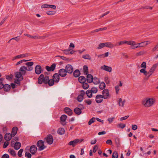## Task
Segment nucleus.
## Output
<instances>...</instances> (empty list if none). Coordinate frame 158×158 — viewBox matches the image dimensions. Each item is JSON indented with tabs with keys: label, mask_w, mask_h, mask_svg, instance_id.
I'll return each instance as SVG.
<instances>
[{
	"label": "nucleus",
	"mask_w": 158,
	"mask_h": 158,
	"mask_svg": "<svg viewBox=\"0 0 158 158\" xmlns=\"http://www.w3.org/2000/svg\"><path fill=\"white\" fill-rule=\"evenodd\" d=\"M155 101V99L153 98H147L143 100L142 104L145 107H149L153 105Z\"/></svg>",
	"instance_id": "obj_1"
},
{
	"label": "nucleus",
	"mask_w": 158,
	"mask_h": 158,
	"mask_svg": "<svg viewBox=\"0 0 158 158\" xmlns=\"http://www.w3.org/2000/svg\"><path fill=\"white\" fill-rule=\"evenodd\" d=\"M49 79V76H46L44 77L43 74H41L38 80V82L39 84H41L43 82L45 84H47V80Z\"/></svg>",
	"instance_id": "obj_2"
},
{
	"label": "nucleus",
	"mask_w": 158,
	"mask_h": 158,
	"mask_svg": "<svg viewBox=\"0 0 158 158\" xmlns=\"http://www.w3.org/2000/svg\"><path fill=\"white\" fill-rule=\"evenodd\" d=\"M37 146L39 148V151H42L46 148V147L44 145V142L42 140H39L37 143Z\"/></svg>",
	"instance_id": "obj_3"
},
{
	"label": "nucleus",
	"mask_w": 158,
	"mask_h": 158,
	"mask_svg": "<svg viewBox=\"0 0 158 158\" xmlns=\"http://www.w3.org/2000/svg\"><path fill=\"white\" fill-rule=\"evenodd\" d=\"M24 35L25 36H27L29 37L34 39H44L45 38L47 37H48V35L46 34L45 36H33L31 35H30L27 34H24Z\"/></svg>",
	"instance_id": "obj_4"
},
{
	"label": "nucleus",
	"mask_w": 158,
	"mask_h": 158,
	"mask_svg": "<svg viewBox=\"0 0 158 158\" xmlns=\"http://www.w3.org/2000/svg\"><path fill=\"white\" fill-rule=\"evenodd\" d=\"M102 96L104 99H107L110 98V95L109 93V91L108 89H104L102 92Z\"/></svg>",
	"instance_id": "obj_5"
},
{
	"label": "nucleus",
	"mask_w": 158,
	"mask_h": 158,
	"mask_svg": "<svg viewBox=\"0 0 158 158\" xmlns=\"http://www.w3.org/2000/svg\"><path fill=\"white\" fill-rule=\"evenodd\" d=\"M46 142L49 144H51L52 143L53 141V137L51 135H48L46 138L45 139Z\"/></svg>",
	"instance_id": "obj_6"
},
{
	"label": "nucleus",
	"mask_w": 158,
	"mask_h": 158,
	"mask_svg": "<svg viewBox=\"0 0 158 158\" xmlns=\"http://www.w3.org/2000/svg\"><path fill=\"white\" fill-rule=\"evenodd\" d=\"M67 118V116L65 114L62 115L60 117V123L63 126H64L66 125V120Z\"/></svg>",
	"instance_id": "obj_7"
},
{
	"label": "nucleus",
	"mask_w": 158,
	"mask_h": 158,
	"mask_svg": "<svg viewBox=\"0 0 158 158\" xmlns=\"http://www.w3.org/2000/svg\"><path fill=\"white\" fill-rule=\"evenodd\" d=\"M67 73L66 70L65 69H62L59 71L58 74L61 77H64L66 76Z\"/></svg>",
	"instance_id": "obj_8"
},
{
	"label": "nucleus",
	"mask_w": 158,
	"mask_h": 158,
	"mask_svg": "<svg viewBox=\"0 0 158 158\" xmlns=\"http://www.w3.org/2000/svg\"><path fill=\"white\" fill-rule=\"evenodd\" d=\"M103 97L102 95L98 94L95 97V101L98 103H101L103 101Z\"/></svg>",
	"instance_id": "obj_9"
},
{
	"label": "nucleus",
	"mask_w": 158,
	"mask_h": 158,
	"mask_svg": "<svg viewBox=\"0 0 158 158\" xmlns=\"http://www.w3.org/2000/svg\"><path fill=\"white\" fill-rule=\"evenodd\" d=\"M65 69L67 73L71 74L73 71V67L70 64H67L65 67Z\"/></svg>",
	"instance_id": "obj_10"
},
{
	"label": "nucleus",
	"mask_w": 158,
	"mask_h": 158,
	"mask_svg": "<svg viewBox=\"0 0 158 158\" xmlns=\"http://www.w3.org/2000/svg\"><path fill=\"white\" fill-rule=\"evenodd\" d=\"M28 71V69L25 66H21L19 69L20 72L23 75H25L26 73V71Z\"/></svg>",
	"instance_id": "obj_11"
},
{
	"label": "nucleus",
	"mask_w": 158,
	"mask_h": 158,
	"mask_svg": "<svg viewBox=\"0 0 158 158\" xmlns=\"http://www.w3.org/2000/svg\"><path fill=\"white\" fill-rule=\"evenodd\" d=\"M25 65L27 66L26 67L28 69V71H30L33 69V67H32L34 64L33 62H29L25 63Z\"/></svg>",
	"instance_id": "obj_12"
},
{
	"label": "nucleus",
	"mask_w": 158,
	"mask_h": 158,
	"mask_svg": "<svg viewBox=\"0 0 158 158\" xmlns=\"http://www.w3.org/2000/svg\"><path fill=\"white\" fill-rule=\"evenodd\" d=\"M37 148L35 145H33L30 148V151L32 154H34L37 152Z\"/></svg>",
	"instance_id": "obj_13"
},
{
	"label": "nucleus",
	"mask_w": 158,
	"mask_h": 158,
	"mask_svg": "<svg viewBox=\"0 0 158 158\" xmlns=\"http://www.w3.org/2000/svg\"><path fill=\"white\" fill-rule=\"evenodd\" d=\"M42 71L41 66L39 65H37L35 68V72L37 74H40Z\"/></svg>",
	"instance_id": "obj_14"
},
{
	"label": "nucleus",
	"mask_w": 158,
	"mask_h": 158,
	"mask_svg": "<svg viewBox=\"0 0 158 158\" xmlns=\"http://www.w3.org/2000/svg\"><path fill=\"white\" fill-rule=\"evenodd\" d=\"M101 69L109 72H111L112 71V68L111 67L108 66L106 65H103L101 66Z\"/></svg>",
	"instance_id": "obj_15"
},
{
	"label": "nucleus",
	"mask_w": 158,
	"mask_h": 158,
	"mask_svg": "<svg viewBox=\"0 0 158 158\" xmlns=\"http://www.w3.org/2000/svg\"><path fill=\"white\" fill-rule=\"evenodd\" d=\"M65 113L69 116L72 115L73 112L71 109L69 107H66L64 109Z\"/></svg>",
	"instance_id": "obj_16"
},
{
	"label": "nucleus",
	"mask_w": 158,
	"mask_h": 158,
	"mask_svg": "<svg viewBox=\"0 0 158 158\" xmlns=\"http://www.w3.org/2000/svg\"><path fill=\"white\" fill-rule=\"evenodd\" d=\"M56 66L55 64H53L50 67L48 66H46L45 69L48 71H52L55 69Z\"/></svg>",
	"instance_id": "obj_17"
},
{
	"label": "nucleus",
	"mask_w": 158,
	"mask_h": 158,
	"mask_svg": "<svg viewBox=\"0 0 158 158\" xmlns=\"http://www.w3.org/2000/svg\"><path fill=\"white\" fill-rule=\"evenodd\" d=\"M53 79L55 82L56 83L59 82L60 80V77L58 73H55L52 76Z\"/></svg>",
	"instance_id": "obj_18"
},
{
	"label": "nucleus",
	"mask_w": 158,
	"mask_h": 158,
	"mask_svg": "<svg viewBox=\"0 0 158 158\" xmlns=\"http://www.w3.org/2000/svg\"><path fill=\"white\" fill-rule=\"evenodd\" d=\"M158 64H154L153 66L150 69L149 72L150 73H149L150 75H151L152 73L154 72L155 71L156 68L158 66Z\"/></svg>",
	"instance_id": "obj_19"
},
{
	"label": "nucleus",
	"mask_w": 158,
	"mask_h": 158,
	"mask_svg": "<svg viewBox=\"0 0 158 158\" xmlns=\"http://www.w3.org/2000/svg\"><path fill=\"white\" fill-rule=\"evenodd\" d=\"M12 137V135L11 134L8 133L5 135L4 138L6 140L8 141L11 139Z\"/></svg>",
	"instance_id": "obj_20"
},
{
	"label": "nucleus",
	"mask_w": 158,
	"mask_h": 158,
	"mask_svg": "<svg viewBox=\"0 0 158 158\" xmlns=\"http://www.w3.org/2000/svg\"><path fill=\"white\" fill-rule=\"evenodd\" d=\"M93 76L91 74H88L87 75L86 80L87 82L89 83H91L93 80Z\"/></svg>",
	"instance_id": "obj_21"
},
{
	"label": "nucleus",
	"mask_w": 158,
	"mask_h": 158,
	"mask_svg": "<svg viewBox=\"0 0 158 158\" xmlns=\"http://www.w3.org/2000/svg\"><path fill=\"white\" fill-rule=\"evenodd\" d=\"M78 139H76L75 140L70 141L69 143V145H72L73 147H74L77 143H78Z\"/></svg>",
	"instance_id": "obj_22"
},
{
	"label": "nucleus",
	"mask_w": 158,
	"mask_h": 158,
	"mask_svg": "<svg viewBox=\"0 0 158 158\" xmlns=\"http://www.w3.org/2000/svg\"><path fill=\"white\" fill-rule=\"evenodd\" d=\"M140 72L141 73H143L144 74L147 76L148 78H149L150 76L151 75H150L149 73H150L149 72H147L145 70V69H141L140 70Z\"/></svg>",
	"instance_id": "obj_23"
},
{
	"label": "nucleus",
	"mask_w": 158,
	"mask_h": 158,
	"mask_svg": "<svg viewBox=\"0 0 158 158\" xmlns=\"http://www.w3.org/2000/svg\"><path fill=\"white\" fill-rule=\"evenodd\" d=\"M106 47L110 48H112L114 46H115V45H114L112 43L110 42H108L105 43Z\"/></svg>",
	"instance_id": "obj_24"
},
{
	"label": "nucleus",
	"mask_w": 158,
	"mask_h": 158,
	"mask_svg": "<svg viewBox=\"0 0 158 158\" xmlns=\"http://www.w3.org/2000/svg\"><path fill=\"white\" fill-rule=\"evenodd\" d=\"M18 129V128L16 127H15L12 128L11 131L12 137H14L16 135Z\"/></svg>",
	"instance_id": "obj_25"
},
{
	"label": "nucleus",
	"mask_w": 158,
	"mask_h": 158,
	"mask_svg": "<svg viewBox=\"0 0 158 158\" xmlns=\"http://www.w3.org/2000/svg\"><path fill=\"white\" fill-rule=\"evenodd\" d=\"M23 75L20 72H17L15 73V77L17 78H20L21 80L23 79Z\"/></svg>",
	"instance_id": "obj_26"
},
{
	"label": "nucleus",
	"mask_w": 158,
	"mask_h": 158,
	"mask_svg": "<svg viewBox=\"0 0 158 158\" xmlns=\"http://www.w3.org/2000/svg\"><path fill=\"white\" fill-rule=\"evenodd\" d=\"M21 146V143L18 142H16L14 146V148L15 149L17 150L19 149Z\"/></svg>",
	"instance_id": "obj_27"
},
{
	"label": "nucleus",
	"mask_w": 158,
	"mask_h": 158,
	"mask_svg": "<svg viewBox=\"0 0 158 158\" xmlns=\"http://www.w3.org/2000/svg\"><path fill=\"white\" fill-rule=\"evenodd\" d=\"M78 80L80 83H83L85 82L86 78L84 76H81L79 77Z\"/></svg>",
	"instance_id": "obj_28"
},
{
	"label": "nucleus",
	"mask_w": 158,
	"mask_h": 158,
	"mask_svg": "<svg viewBox=\"0 0 158 158\" xmlns=\"http://www.w3.org/2000/svg\"><path fill=\"white\" fill-rule=\"evenodd\" d=\"M74 112L76 114L78 115L82 113L81 109L78 107L75 108L74 110Z\"/></svg>",
	"instance_id": "obj_29"
},
{
	"label": "nucleus",
	"mask_w": 158,
	"mask_h": 158,
	"mask_svg": "<svg viewBox=\"0 0 158 158\" xmlns=\"http://www.w3.org/2000/svg\"><path fill=\"white\" fill-rule=\"evenodd\" d=\"M10 86L7 84H6L4 85V87H3L4 90L5 91H8L10 89Z\"/></svg>",
	"instance_id": "obj_30"
},
{
	"label": "nucleus",
	"mask_w": 158,
	"mask_h": 158,
	"mask_svg": "<svg viewBox=\"0 0 158 158\" xmlns=\"http://www.w3.org/2000/svg\"><path fill=\"white\" fill-rule=\"evenodd\" d=\"M58 133L60 135L64 134L65 132V130L64 128H59L57 131Z\"/></svg>",
	"instance_id": "obj_31"
},
{
	"label": "nucleus",
	"mask_w": 158,
	"mask_h": 158,
	"mask_svg": "<svg viewBox=\"0 0 158 158\" xmlns=\"http://www.w3.org/2000/svg\"><path fill=\"white\" fill-rule=\"evenodd\" d=\"M73 74L74 77H77L80 75V72L78 69H76L74 71Z\"/></svg>",
	"instance_id": "obj_32"
},
{
	"label": "nucleus",
	"mask_w": 158,
	"mask_h": 158,
	"mask_svg": "<svg viewBox=\"0 0 158 158\" xmlns=\"http://www.w3.org/2000/svg\"><path fill=\"white\" fill-rule=\"evenodd\" d=\"M94 84L97 85L100 83V81L99 79L96 77H94L93 78V80L92 81Z\"/></svg>",
	"instance_id": "obj_33"
},
{
	"label": "nucleus",
	"mask_w": 158,
	"mask_h": 158,
	"mask_svg": "<svg viewBox=\"0 0 158 158\" xmlns=\"http://www.w3.org/2000/svg\"><path fill=\"white\" fill-rule=\"evenodd\" d=\"M47 84H48V85L50 86H52L54 84L55 81L53 79H49L47 80Z\"/></svg>",
	"instance_id": "obj_34"
},
{
	"label": "nucleus",
	"mask_w": 158,
	"mask_h": 158,
	"mask_svg": "<svg viewBox=\"0 0 158 158\" xmlns=\"http://www.w3.org/2000/svg\"><path fill=\"white\" fill-rule=\"evenodd\" d=\"M84 73L85 75H87L88 73V69L87 66L84 65L83 67Z\"/></svg>",
	"instance_id": "obj_35"
},
{
	"label": "nucleus",
	"mask_w": 158,
	"mask_h": 158,
	"mask_svg": "<svg viewBox=\"0 0 158 158\" xmlns=\"http://www.w3.org/2000/svg\"><path fill=\"white\" fill-rule=\"evenodd\" d=\"M8 151L13 156H16V152L14 150L9 149L8 150Z\"/></svg>",
	"instance_id": "obj_36"
},
{
	"label": "nucleus",
	"mask_w": 158,
	"mask_h": 158,
	"mask_svg": "<svg viewBox=\"0 0 158 158\" xmlns=\"http://www.w3.org/2000/svg\"><path fill=\"white\" fill-rule=\"evenodd\" d=\"M87 96L89 98H91L92 96V93L90 90H88L86 93Z\"/></svg>",
	"instance_id": "obj_37"
},
{
	"label": "nucleus",
	"mask_w": 158,
	"mask_h": 158,
	"mask_svg": "<svg viewBox=\"0 0 158 158\" xmlns=\"http://www.w3.org/2000/svg\"><path fill=\"white\" fill-rule=\"evenodd\" d=\"M106 46L105 43L99 44L97 49H101L106 47Z\"/></svg>",
	"instance_id": "obj_38"
},
{
	"label": "nucleus",
	"mask_w": 158,
	"mask_h": 158,
	"mask_svg": "<svg viewBox=\"0 0 158 158\" xmlns=\"http://www.w3.org/2000/svg\"><path fill=\"white\" fill-rule=\"evenodd\" d=\"M125 102V100H124V101H122V99L121 98H119V102H118L119 105L120 106H121L122 107L123 106Z\"/></svg>",
	"instance_id": "obj_39"
},
{
	"label": "nucleus",
	"mask_w": 158,
	"mask_h": 158,
	"mask_svg": "<svg viewBox=\"0 0 158 158\" xmlns=\"http://www.w3.org/2000/svg\"><path fill=\"white\" fill-rule=\"evenodd\" d=\"M82 57L85 59H88L89 60H91V58L90 56L88 54L83 55Z\"/></svg>",
	"instance_id": "obj_40"
},
{
	"label": "nucleus",
	"mask_w": 158,
	"mask_h": 158,
	"mask_svg": "<svg viewBox=\"0 0 158 158\" xmlns=\"http://www.w3.org/2000/svg\"><path fill=\"white\" fill-rule=\"evenodd\" d=\"M127 41H121L115 44V46H120L124 44H126L127 43Z\"/></svg>",
	"instance_id": "obj_41"
},
{
	"label": "nucleus",
	"mask_w": 158,
	"mask_h": 158,
	"mask_svg": "<svg viewBox=\"0 0 158 158\" xmlns=\"http://www.w3.org/2000/svg\"><path fill=\"white\" fill-rule=\"evenodd\" d=\"M106 85L104 82H101L99 85V87L100 89L102 90L105 88Z\"/></svg>",
	"instance_id": "obj_42"
},
{
	"label": "nucleus",
	"mask_w": 158,
	"mask_h": 158,
	"mask_svg": "<svg viewBox=\"0 0 158 158\" xmlns=\"http://www.w3.org/2000/svg\"><path fill=\"white\" fill-rule=\"evenodd\" d=\"M13 77V75L12 74H10L9 75H6V79L8 80L11 81Z\"/></svg>",
	"instance_id": "obj_43"
},
{
	"label": "nucleus",
	"mask_w": 158,
	"mask_h": 158,
	"mask_svg": "<svg viewBox=\"0 0 158 158\" xmlns=\"http://www.w3.org/2000/svg\"><path fill=\"white\" fill-rule=\"evenodd\" d=\"M118 152L117 151H115L113 152L112 154V158H118Z\"/></svg>",
	"instance_id": "obj_44"
},
{
	"label": "nucleus",
	"mask_w": 158,
	"mask_h": 158,
	"mask_svg": "<svg viewBox=\"0 0 158 158\" xmlns=\"http://www.w3.org/2000/svg\"><path fill=\"white\" fill-rule=\"evenodd\" d=\"M83 83L82 85L83 88L84 89H87L89 87L88 84L87 83H85V82Z\"/></svg>",
	"instance_id": "obj_45"
},
{
	"label": "nucleus",
	"mask_w": 158,
	"mask_h": 158,
	"mask_svg": "<svg viewBox=\"0 0 158 158\" xmlns=\"http://www.w3.org/2000/svg\"><path fill=\"white\" fill-rule=\"evenodd\" d=\"M83 99H84L83 97L81 95H79L77 97V99L78 102H81L83 100Z\"/></svg>",
	"instance_id": "obj_46"
},
{
	"label": "nucleus",
	"mask_w": 158,
	"mask_h": 158,
	"mask_svg": "<svg viewBox=\"0 0 158 158\" xmlns=\"http://www.w3.org/2000/svg\"><path fill=\"white\" fill-rule=\"evenodd\" d=\"M3 78H0V89H2L4 87V85L2 82V81H3Z\"/></svg>",
	"instance_id": "obj_47"
},
{
	"label": "nucleus",
	"mask_w": 158,
	"mask_h": 158,
	"mask_svg": "<svg viewBox=\"0 0 158 158\" xmlns=\"http://www.w3.org/2000/svg\"><path fill=\"white\" fill-rule=\"evenodd\" d=\"M95 118L94 117L92 118L88 122V125H90L95 122Z\"/></svg>",
	"instance_id": "obj_48"
},
{
	"label": "nucleus",
	"mask_w": 158,
	"mask_h": 158,
	"mask_svg": "<svg viewBox=\"0 0 158 158\" xmlns=\"http://www.w3.org/2000/svg\"><path fill=\"white\" fill-rule=\"evenodd\" d=\"M56 13L55 11H48L46 12V14L49 15H52L55 14Z\"/></svg>",
	"instance_id": "obj_49"
},
{
	"label": "nucleus",
	"mask_w": 158,
	"mask_h": 158,
	"mask_svg": "<svg viewBox=\"0 0 158 158\" xmlns=\"http://www.w3.org/2000/svg\"><path fill=\"white\" fill-rule=\"evenodd\" d=\"M140 47V46L139 45V43L138 44H136L135 42L134 43V45H133L132 47H131L132 49H134L137 48H138Z\"/></svg>",
	"instance_id": "obj_50"
},
{
	"label": "nucleus",
	"mask_w": 158,
	"mask_h": 158,
	"mask_svg": "<svg viewBox=\"0 0 158 158\" xmlns=\"http://www.w3.org/2000/svg\"><path fill=\"white\" fill-rule=\"evenodd\" d=\"M91 91L93 93H96L98 91V89L97 88L95 87H93L92 88Z\"/></svg>",
	"instance_id": "obj_51"
},
{
	"label": "nucleus",
	"mask_w": 158,
	"mask_h": 158,
	"mask_svg": "<svg viewBox=\"0 0 158 158\" xmlns=\"http://www.w3.org/2000/svg\"><path fill=\"white\" fill-rule=\"evenodd\" d=\"M126 126V125L125 124H123V123H120L118 124L117 125V127H119L121 128L122 129H123Z\"/></svg>",
	"instance_id": "obj_52"
},
{
	"label": "nucleus",
	"mask_w": 158,
	"mask_h": 158,
	"mask_svg": "<svg viewBox=\"0 0 158 158\" xmlns=\"http://www.w3.org/2000/svg\"><path fill=\"white\" fill-rule=\"evenodd\" d=\"M23 149H20V150L18 151V155L19 157H21L22 156V154L23 152Z\"/></svg>",
	"instance_id": "obj_53"
},
{
	"label": "nucleus",
	"mask_w": 158,
	"mask_h": 158,
	"mask_svg": "<svg viewBox=\"0 0 158 158\" xmlns=\"http://www.w3.org/2000/svg\"><path fill=\"white\" fill-rule=\"evenodd\" d=\"M25 155V156L27 158H31V155L29 152H26Z\"/></svg>",
	"instance_id": "obj_54"
},
{
	"label": "nucleus",
	"mask_w": 158,
	"mask_h": 158,
	"mask_svg": "<svg viewBox=\"0 0 158 158\" xmlns=\"http://www.w3.org/2000/svg\"><path fill=\"white\" fill-rule=\"evenodd\" d=\"M141 68L145 69L146 68V63L145 62H143L141 65Z\"/></svg>",
	"instance_id": "obj_55"
},
{
	"label": "nucleus",
	"mask_w": 158,
	"mask_h": 158,
	"mask_svg": "<svg viewBox=\"0 0 158 158\" xmlns=\"http://www.w3.org/2000/svg\"><path fill=\"white\" fill-rule=\"evenodd\" d=\"M127 44H128L129 45L133 46L134 45V43L135 42L134 41H127Z\"/></svg>",
	"instance_id": "obj_56"
},
{
	"label": "nucleus",
	"mask_w": 158,
	"mask_h": 158,
	"mask_svg": "<svg viewBox=\"0 0 158 158\" xmlns=\"http://www.w3.org/2000/svg\"><path fill=\"white\" fill-rule=\"evenodd\" d=\"M56 57H60L62 59H63V60H69V58H67L64 56H56Z\"/></svg>",
	"instance_id": "obj_57"
},
{
	"label": "nucleus",
	"mask_w": 158,
	"mask_h": 158,
	"mask_svg": "<svg viewBox=\"0 0 158 158\" xmlns=\"http://www.w3.org/2000/svg\"><path fill=\"white\" fill-rule=\"evenodd\" d=\"M78 106L79 107L78 108L81 109V110H83L85 108V106L82 104H79Z\"/></svg>",
	"instance_id": "obj_58"
},
{
	"label": "nucleus",
	"mask_w": 158,
	"mask_h": 158,
	"mask_svg": "<svg viewBox=\"0 0 158 158\" xmlns=\"http://www.w3.org/2000/svg\"><path fill=\"white\" fill-rule=\"evenodd\" d=\"M84 102L88 105H90L92 103V101L90 100H85Z\"/></svg>",
	"instance_id": "obj_59"
},
{
	"label": "nucleus",
	"mask_w": 158,
	"mask_h": 158,
	"mask_svg": "<svg viewBox=\"0 0 158 158\" xmlns=\"http://www.w3.org/2000/svg\"><path fill=\"white\" fill-rule=\"evenodd\" d=\"M114 118V117L109 118H108L107 120L108 121L109 123H110L113 122Z\"/></svg>",
	"instance_id": "obj_60"
},
{
	"label": "nucleus",
	"mask_w": 158,
	"mask_h": 158,
	"mask_svg": "<svg viewBox=\"0 0 158 158\" xmlns=\"http://www.w3.org/2000/svg\"><path fill=\"white\" fill-rule=\"evenodd\" d=\"M9 144V143L8 142H5L4 143L3 146V148H6Z\"/></svg>",
	"instance_id": "obj_61"
},
{
	"label": "nucleus",
	"mask_w": 158,
	"mask_h": 158,
	"mask_svg": "<svg viewBox=\"0 0 158 158\" xmlns=\"http://www.w3.org/2000/svg\"><path fill=\"white\" fill-rule=\"evenodd\" d=\"M98 147L97 145L94 146L93 148V151L94 153H95L98 149Z\"/></svg>",
	"instance_id": "obj_62"
},
{
	"label": "nucleus",
	"mask_w": 158,
	"mask_h": 158,
	"mask_svg": "<svg viewBox=\"0 0 158 158\" xmlns=\"http://www.w3.org/2000/svg\"><path fill=\"white\" fill-rule=\"evenodd\" d=\"M9 156L8 154H4L2 156L1 158H9Z\"/></svg>",
	"instance_id": "obj_63"
},
{
	"label": "nucleus",
	"mask_w": 158,
	"mask_h": 158,
	"mask_svg": "<svg viewBox=\"0 0 158 158\" xmlns=\"http://www.w3.org/2000/svg\"><path fill=\"white\" fill-rule=\"evenodd\" d=\"M157 49L158 51V44L152 49V51L154 52L156 51Z\"/></svg>",
	"instance_id": "obj_64"
}]
</instances>
